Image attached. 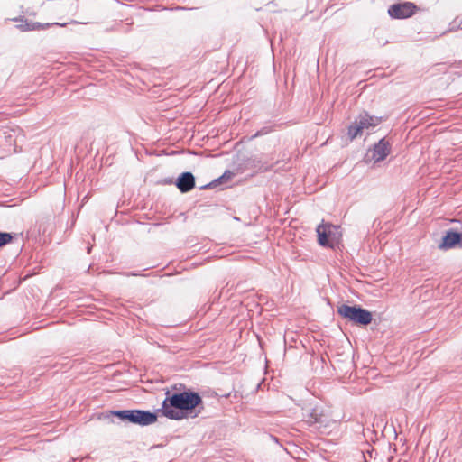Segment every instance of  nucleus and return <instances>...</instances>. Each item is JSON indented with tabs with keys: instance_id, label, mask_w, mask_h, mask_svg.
<instances>
[{
	"instance_id": "obj_9",
	"label": "nucleus",
	"mask_w": 462,
	"mask_h": 462,
	"mask_svg": "<svg viewBox=\"0 0 462 462\" xmlns=\"http://www.w3.org/2000/svg\"><path fill=\"white\" fill-rule=\"evenodd\" d=\"M176 186L181 192H188L194 188L195 178L190 172H183L178 177Z\"/></svg>"
},
{
	"instance_id": "obj_1",
	"label": "nucleus",
	"mask_w": 462,
	"mask_h": 462,
	"mask_svg": "<svg viewBox=\"0 0 462 462\" xmlns=\"http://www.w3.org/2000/svg\"><path fill=\"white\" fill-rule=\"evenodd\" d=\"M162 402L159 411L166 418L181 420L186 417V411L196 408L201 403V397L193 392H183L170 395Z\"/></svg>"
},
{
	"instance_id": "obj_12",
	"label": "nucleus",
	"mask_w": 462,
	"mask_h": 462,
	"mask_svg": "<svg viewBox=\"0 0 462 462\" xmlns=\"http://www.w3.org/2000/svg\"><path fill=\"white\" fill-rule=\"evenodd\" d=\"M18 27L22 31H31V30H35L37 28H40V27H42V25L40 23H24L19 24Z\"/></svg>"
},
{
	"instance_id": "obj_2",
	"label": "nucleus",
	"mask_w": 462,
	"mask_h": 462,
	"mask_svg": "<svg viewBox=\"0 0 462 462\" xmlns=\"http://www.w3.org/2000/svg\"><path fill=\"white\" fill-rule=\"evenodd\" d=\"M382 122L381 117L373 116L367 112H362L348 126L347 136L353 141L356 137H360L364 133H369Z\"/></svg>"
},
{
	"instance_id": "obj_7",
	"label": "nucleus",
	"mask_w": 462,
	"mask_h": 462,
	"mask_svg": "<svg viewBox=\"0 0 462 462\" xmlns=\"http://www.w3.org/2000/svg\"><path fill=\"white\" fill-rule=\"evenodd\" d=\"M304 417V420L309 424V425H319V429L322 426V425H327L328 423V418L326 414L323 413V411L319 409L318 407L310 410V411H307L306 413H304L303 415Z\"/></svg>"
},
{
	"instance_id": "obj_8",
	"label": "nucleus",
	"mask_w": 462,
	"mask_h": 462,
	"mask_svg": "<svg viewBox=\"0 0 462 462\" xmlns=\"http://www.w3.org/2000/svg\"><path fill=\"white\" fill-rule=\"evenodd\" d=\"M455 246L462 248V233H457L453 230L447 231L439 244V248L448 250Z\"/></svg>"
},
{
	"instance_id": "obj_5",
	"label": "nucleus",
	"mask_w": 462,
	"mask_h": 462,
	"mask_svg": "<svg viewBox=\"0 0 462 462\" xmlns=\"http://www.w3.org/2000/svg\"><path fill=\"white\" fill-rule=\"evenodd\" d=\"M391 146L385 138H382L366 155V161L379 162L383 161L390 153Z\"/></svg>"
},
{
	"instance_id": "obj_14",
	"label": "nucleus",
	"mask_w": 462,
	"mask_h": 462,
	"mask_svg": "<svg viewBox=\"0 0 462 462\" xmlns=\"http://www.w3.org/2000/svg\"><path fill=\"white\" fill-rule=\"evenodd\" d=\"M231 176H232L231 172H225L223 176H221L219 179L216 180L214 182L209 183L207 187H209V188L215 187L216 186L215 182L222 183L224 181V180L230 179Z\"/></svg>"
},
{
	"instance_id": "obj_4",
	"label": "nucleus",
	"mask_w": 462,
	"mask_h": 462,
	"mask_svg": "<svg viewBox=\"0 0 462 462\" xmlns=\"http://www.w3.org/2000/svg\"><path fill=\"white\" fill-rule=\"evenodd\" d=\"M337 312L344 319L356 324L366 326L372 321L371 312L358 306L342 304L337 307Z\"/></svg>"
},
{
	"instance_id": "obj_10",
	"label": "nucleus",
	"mask_w": 462,
	"mask_h": 462,
	"mask_svg": "<svg viewBox=\"0 0 462 462\" xmlns=\"http://www.w3.org/2000/svg\"><path fill=\"white\" fill-rule=\"evenodd\" d=\"M157 416L155 413L140 410H134V423L140 425H150L155 422Z\"/></svg>"
},
{
	"instance_id": "obj_13",
	"label": "nucleus",
	"mask_w": 462,
	"mask_h": 462,
	"mask_svg": "<svg viewBox=\"0 0 462 462\" xmlns=\"http://www.w3.org/2000/svg\"><path fill=\"white\" fill-rule=\"evenodd\" d=\"M12 240V236L9 233L0 232V247L5 245Z\"/></svg>"
},
{
	"instance_id": "obj_16",
	"label": "nucleus",
	"mask_w": 462,
	"mask_h": 462,
	"mask_svg": "<svg viewBox=\"0 0 462 462\" xmlns=\"http://www.w3.org/2000/svg\"><path fill=\"white\" fill-rule=\"evenodd\" d=\"M459 27L462 29V23H460Z\"/></svg>"
},
{
	"instance_id": "obj_11",
	"label": "nucleus",
	"mask_w": 462,
	"mask_h": 462,
	"mask_svg": "<svg viewBox=\"0 0 462 462\" xmlns=\"http://www.w3.org/2000/svg\"><path fill=\"white\" fill-rule=\"evenodd\" d=\"M114 414L123 420H127L134 423V410L116 411Z\"/></svg>"
},
{
	"instance_id": "obj_15",
	"label": "nucleus",
	"mask_w": 462,
	"mask_h": 462,
	"mask_svg": "<svg viewBox=\"0 0 462 462\" xmlns=\"http://www.w3.org/2000/svg\"><path fill=\"white\" fill-rule=\"evenodd\" d=\"M259 170L262 171H266L270 170V166L269 165H262L261 167H259Z\"/></svg>"
},
{
	"instance_id": "obj_3",
	"label": "nucleus",
	"mask_w": 462,
	"mask_h": 462,
	"mask_svg": "<svg viewBox=\"0 0 462 462\" xmlns=\"http://www.w3.org/2000/svg\"><path fill=\"white\" fill-rule=\"evenodd\" d=\"M316 231L319 244L330 248L337 246L342 236L340 227L331 224L321 223Z\"/></svg>"
},
{
	"instance_id": "obj_6",
	"label": "nucleus",
	"mask_w": 462,
	"mask_h": 462,
	"mask_svg": "<svg viewBox=\"0 0 462 462\" xmlns=\"http://www.w3.org/2000/svg\"><path fill=\"white\" fill-rule=\"evenodd\" d=\"M415 6L411 3L396 4L391 5L388 13L391 17L403 19L410 17L414 13Z\"/></svg>"
}]
</instances>
